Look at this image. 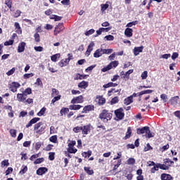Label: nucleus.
I'll list each match as a JSON object with an SVG mask.
<instances>
[{
	"label": "nucleus",
	"mask_w": 180,
	"mask_h": 180,
	"mask_svg": "<svg viewBox=\"0 0 180 180\" xmlns=\"http://www.w3.org/2000/svg\"><path fill=\"white\" fill-rule=\"evenodd\" d=\"M112 113L108 112L106 110H103L102 112L99 115V119L102 120L104 123H107L108 120L112 119Z\"/></svg>",
	"instance_id": "f257e3e1"
},
{
	"label": "nucleus",
	"mask_w": 180,
	"mask_h": 180,
	"mask_svg": "<svg viewBox=\"0 0 180 180\" xmlns=\"http://www.w3.org/2000/svg\"><path fill=\"white\" fill-rule=\"evenodd\" d=\"M75 144H77V142L75 141L68 140V151L70 154H75V153H77V151H78V150H77V148H75L74 147V146H75Z\"/></svg>",
	"instance_id": "f03ea898"
},
{
	"label": "nucleus",
	"mask_w": 180,
	"mask_h": 180,
	"mask_svg": "<svg viewBox=\"0 0 180 180\" xmlns=\"http://www.w3.org/2000/svg\"><path fill=\"white\" fill-rule=\"evenodd\" d=\"M34 129L37 131L38 134L44 131V126L42 122H39L34 125Z\"/></svg>",
	"instance_id": "7ed1b4c3"
},
{
	"label": "nucleus",
	"mask_w": 180,
	"mask_h": 180,
	"mask_svg": "<svg viewBox=\"0 0 180 180\" xmlns=\"http://www.w3.org/2000/svg\"><path fill=\"white\" fill-rule=\"evenodd\" d=\"M9 86L11 92H18V88H20V84L18 82H13L9 84Z\"/></svg>",
	"instance_id": "20e7f679"
},
{
	"label": "nucleus",
	"mask_w": 180,
	"mask_h": 180,
	"mask_svg": "<svg viewBox=\"0 0 180 180\" xmlns=\"http://www.w3.org/2000/svg\"><path fill=\"white\" fill-rule=\"evenodd\" d=\"M71 60H72V55L70 53H68V58H65V60H62L59 63L60 67H61V68H63V67H65V65H67V64H68V63H70Z\"/></svg>",
	"instance_id": "39448f33"
},
{
	"label": "nucleus",
	"mask_w": 180,
	"mask_h": 180,
	"mask_svg": "<svg viewBox=\"0 0 180 180\" xmlns=\"http://www.w3.org/2000/svg\"><path fill=\"white\" fill-rule=\"evenodd\" d=\"M115 115L118 120H123V117H124V112H123V108L116 110L115 111Z\"/></svg>",
	"instance_id": "423d86ee"
},
{
	"label": "nucleus",
	"mask_w": 180,
	"mask_h": 180,
	"mask_svg": "<svg viewBox=\"0 0 180 180\" xmlns=\"http://www.w3.org/2000/svg\"><path fill=\"white\" fill-rule=\"evenodd\" d=\"M91 128L92 127L91 126V124L82 127V134L86 136L88 133H91Z\"/></svg>",
	"instance_id": "0eeeda50"
},
{
	"label": "nucleus",
	"mask_w": 180,
	"mask_h": 180,
	"mask_svg": "<svg viewBox=\"0 0 180 180\" xmlns=\"http://www.w3.org/2000/svg\"><path fill=\"white\" fill-rule=\"evenodd\" d=\"M84 102V97L82 96H79L77 97H75L72 101L71 103L73 105L75 103H82Z\"/></svg>",
	"instance_id": "6e6552de"
},
{
	"label": "nucleus",
	"mask_w": 180,
	"mask_h": 180,
	"mask_svg": "<svg viewBox=\"0 0 180 180\" xmlns=\"http://www.w3.org/2000/svg\"><path fill=\"white\" fill-rule=\"evenodd\" d=\"M26 99H27V97L23 93L17 94V100L18 102H24V103H26Z\"/></svg>",
	"instance_id": "1a4fd4ad"
},
{
	"label": "nucleus",
	"mask_w": 180,
	"mask_h": 180,
	"mask_svg": "<svg viewBox=\"0 0 180 180\" xmlns=\"http://www.w3.org/2000/svg\"><path fill=\"white\" fill-rule=\"evenodd\" d=\"M170 103L173 106H176V105H180L179 96H176L170 99Z\"/></svg>",
	"instance_id": "9d476101"
},
{
	"label": "nucleus",
	"mask_w": 180,
	"mask_h": 180,
	"mask_svg": "<svg viewBox=\"0 0 180 180\" xmlns=\"http://www.w3.org/2000/svg\"><path fill=\"white\" fill-rule=\"evenodd\" d=\"M103 54H105V53L103 52V49H99L94 52V57L95 58H99V57H102Z\"/></svg>",
	"instance_id": "9b49d317"
},
{
	"label": "nucleus",
	"mask_w": 180,
	"mask_h": 180,
	"mask_svg": "<svg viewBox=\"0 0 180 180\" xmlns=\"http://www.w3.org/2000/svg\"><path fill=\"white\" fill-rule=\"evenodd\" d=\"M156 168L158 169H163L165 171H167V169H169V166L167 165L165 163L162 164H160V163H157L156 164Z\"/></svg>",
	"instance_id": "f8f14e48"
},
{
	"label": "nucleus",
	"mask_w": 180,
	"mask_h": 180,
	"mask_svg": "<svg viewBox=\"0 0 180 180\" xmlns=\"http://www.w3.org/2000/svg\"><path fill=\"white\" fill-rule=\"evenodd\" d=\"M94 46H95V44L94 43V41H91L88 46L87 51L86 52V56H89L91 54L92 50H94Z\"/></svg>",
	"instance_id": "ddd939ff"
},
{
	"label": "nucleus",
	"mask_w": 180,
	"mask_h": 180,
	"mask_svg": "<svg viewBox=\"0 0 180 180\" xmlns=\"http://www.w3.org/2000/svg\"><path fill=\"white\" fill-rule=\"evenodd\" d=\"M95 107L94 105H87L83 108L82 113H88V112H91V110H94Z\"/></svg>",
	"instance_id": "4468645a"
},
{
	"label": "nucleus",
	"mask_w": 180,
	"mask_h": 180,
	"mask_svg": "<svg viewBox=\"0 0 180 180\" xmlns=\"http://www.w3.org/2000/svg\"><path fill=\"white\" fill-rule=\"evenodd\" d=\"M48 169L46 167H39L37 170V175H44L47 172Z\"/></svg>",
	"instance_id": "2eb2a0df"
},
{
	"label": "nucleus",
	"mask_w": 180,
	"mask_h": 180,
	"mask_svg": "<svg viewBox=\"0 0 180 180\" xmlns=\"http://www.w3.org/2000/svg\"><path fill=\"white\" fill-rule=\"evenodd\" d=\"M39 120H40L39 117H34L33 119H32L29 123L26 125L27 128L30 127L32 124H34V123H37V122H39Z\"/></svg>",
	"instance_id": "dca6fc26"
},
{
	"label": "nucleus",
	"mask_w": 180,
	"mask_h": 180,
	"mask_svg": "<svg viewBox=\"0 0 180 180\" xmlns=\"http://www.w3.org/2000/svg\"><path fill=\"white\" fill-rule=\"evenodd\" d=\"M148 129H149L148 127H144L141 129H138L137 134H146L147 132L149 133Z\"/></svg>",
	"instance_id": "f3484780"
},
{
	"label": "nucleus",
	"mask_w": 180,
	"mask_h": 180,
	"mask_svg": "<svg viewBox=\"0 0 180 180\" xmlns=\"http://www.w3.org/2000/svg\"><path fill=\"white\" fill-rule=\"evenodd\" d=\"M143 46L135 47L134 49V56H139L140 53H143Z\"/></svg>",
	"instance_id": "a211bd4d"
},
{
	"label": "nucleus",
	"mask_w": 180,
	"mask_h": 180,
	"mask_svg": "<svg viewBox=\"0 0 180 180\" xmlns=\"http://www.w3.org/2000/svg\"><path fill=\"white\" fill-rule=\"evenodd\" d=\"M25 47H26V43L21 42L18 47V53H23L25 51Z\"/></svg>",
	"instance_id": "6ab92c4d"
},
{
	"label": "nucleus",
	"mask_w": 180,
	"mask_h": 180,
	"mask_svg": "<svg viewBox=\"0 0 180 180\" xmlns=\"http://www.w3.org/2000/svg\"><path fill=\"white\" fill-rule=\"evenodd\" d=\"M130 74H133V70H129L125 72L124 76L122 77V79L129 81V78H130Z\"/></svg>",
	"instance_id": "aec40b11"
},
{
	"label": "nucleus",
	"mask_w": 180,
	"mask_h": 180,
	"mask_svg": "<svg viewBox=\"0 0 180 180\" xmlns=\"http://www.w3.org/2000/svg\"><path fill=\"white\" fill-rule=\"evenodd\" d=\"M63 30V24H59L55 27L54 35L57 36Z\"/></svg>",
	"instance_id": "412c9836"
},
{
	"label": "nucleus",
	"mask_w": 180,
	"mask_h": 180,
	"mask_svg": "<svg viewBox=\"0 0 180 180\" xmlns=\"http://www.w3.org/2000/svg\"><path fill=\"white\" fill-rule=\"evenodd\" d=\"M124 34L127 37H131L133 36V29L131 28H127L124 31Z\"/></svg>",
	"instance_id": "4be33fe9"
},
{
	"label": "nucleus",
	"mask_w": 180,
	"mask_h": 180,
	"mask_svg": "<svg viewBox=\"0 0 180 180\" xmlns=\"http://www.w3.org/2000/svg\"><path fill=\"white\" fill-rule=\"evenodd\" d=\"M15 30L18 34H22V28L20 27V25L18 22H15Z\"/></svg>",
	"instance_id": "5701e85b"
},
{
	"label": "nucleus",
	"mask_w": 180,
	"mask_h": 180,
	"mask_svg": "<svg viewBox=\"0 0 180 180\" xmlns=\"http://www.w3.org/2000/svg\"><path fill=\"white\" fill-rule=\"evenodd\" d=\"M96 99L98 100L99 105H104V103H106V99L102 96H97Z\"/></svg>",
	"instance_id": "b1692460"
},
{
	"label": "nucleus",
	"mask_w": 180,
	"mask_h": 180,
	"mask_svg": "<svg viewBox=\"0 0 180 180\" xmlns=\"http://www.w3.org/2000/svg\"><path fill=\"white\" fill-rule=\"evenodd\" d=\"M161 179L162 180H172V176L170 174H162L161 175Z\"/></svg>",
	"instance_id": "393cba45"
},
{
	"label": "nucleus",
	"mask_w": 180,
	"mask_h": 180,
	"mask_svg": "<svg viewBox=\"0 0 180 180\" xmlns=\"http://www.w3.org/2000/svg\"><path fill=\"white\" fill-rule=\"evenodd\" d=\"M79 88H82V89H85V88H88V82L82 81L78 84Z\"/></svg>",
	"instance_id": "a878e982"
},
{
	"label": "nucleus",
	"mask_w": 180,
	"mask_h": 180,
	"mask_svg": "<svg viewBox=\"0 0 180 180\" xmlns=\"http://www.w3.org/2000/svg\"><path fill=\"white\" fill-rule=\"evenodd\" d=\"M81 108H82L81 105H71L69 107L70 110H79Z\"/></svg>",
	"instance_id": "bb28decb"
},
{
	"label": "nucleus",
	"mask_w": 180,
	"mask_h": 180,
	"mask_svg": "<svg viewBox=\"0 0 180 180\" xmlns=\"http://www.w3.org/2000/svg\"><path fill=\"white\" fill-rule=\"evenodd\" d=\"M117 65H119V62L117 60L112 61L108 65L110 70H112V68H116Z\"/></svg>",
	"instance_id": "cd10ccee"
},
{
	"label": "nucleus",
	"mask_w": 180,
	"mask_h": 180,
	"mask_svg": "<svg viewBox=\"0 0 180 180\" xmlns=\"http://www.w3.org/2000/svg\"><path fill=\"white\" fill-rule=\"evenodd\" d=\"M133 102V96H129L124 99V105H130Z\"/></svg>",
	"instance_id": "c85d7f7f"
},
{
	"label": "nucleus",
	"mask_w": 180,
	"mask_h": 180,
	"mask_svg": "<svg viewBox=\"0 0 180 180\" xmlns=\"http://www.w3.org/2000/svg\"><path fill=\"white\" fill-rule=\"evenodd\" d=\"M131 137V127H128L127 131L126 132L125 139H130Z\"/></svg>",
	"instance_id": "c756f323"
},
{
	"label": "nucleus",
	"mask_w": 180,
	"mask_h": 180,
	"mask_svg": "<svg viewBox=\"0 0 180 180\" xmlns=\"http://www.w3.org/2000/svg\"><path fill=\"white\" fill-rule=\"evenodd\" d=\"M60 56L61 55L60 53H56V54L52 56L51 57V61H53V63H56L57 62V58H60Z\"/></svg>",
	"instance_id": "7c9ffc66"
},
{
	"label": "nucleus",
	"mask_w": 180,
	"mask_h": 180,
	"mask_svg": "<svg viewBox=\"0 0 180 180\" xmlns=\"http://www.w3.org/2000/svg\"><path fill=\"white\" fill-rule=\"evenodd\" d=\"M97 129V131H101V133H105L106 131V128L103 125H98Z\"/></svg>",
	"instance_id": "2f4dec72"
},
{
	"label": "nucleus",
	"mask_w": 180,
	"mask_h": 180,
	"mask_svg": "<svg viewBox=\"0 0 180 180\" xmlns=\"http://www.w3.org/2000/svg\"><path fill=\"white\" fill-rule=\"evenodd\" d=\"M148 131L149 132H146V134L143 136H145V137H146L147 139H151V137H154V133L150 131V128H148Z\"/></svg>",
	"instance_id": "473e14b6"
},
{
	"label": "nucleus",
	"mask_w": 180,
	"mask_h": 180,
	"mask_svg": "<svg viewBox=\"0 0 180 180\" xmlns=\"http://www.w3.org/2000/svg\"><path fill=\"white\" fill-rule=\"evenodd\" d=\"M84 171L88 174V175H92L94 174V170L91 167H84Z\"/></svg>",
	"instance_id": "72a5a7b5"
},
{
	"label": "nucleus",
	"mask_w": 180,
	"mask_h": 180,
	"mask_svg": "<svg viewBox=\"0 0 180 180\" xmlns=\"http://www.w3.org/2000/svg\"><path fill=\"white\" fill-rule=\"evenodd\" d=\"M22 94L24 95H25V96L27 98V95H30L32 94V89L30 88H27L23 92Z\"/></svg>",
	"instance_id": "f704fd0d"
},
{
	"label": "nucleus",
	"mask_w": 180,
	"mask_h": 180,
	"mask_svg": "<svg viewBox=\"0 0 180 180\" xmlns=\"http://www.w3.org/2000/svg\"><path fill=\"white\" fill-rule=\"evenodd\" d=\"M15 71H16V68H13L6 72V75H8V77H11V75H13V74H15Z\"/></svg>",
	"instance_id": "c9c22d12"
},
{
	"label": "nucleus",
	"mask_w": 180,
	"mask_h": 180,
	"mask_svg": "<svg viewBox=\"0 0 180 180\" xmlns=\"http://www.w3.org/2000/svg\"><path fill=\"white\" fill-rule=\"evenodd\" d=\"M139 23V21H132L127 24L126 27H132L133 26H136Z\"/></svg>",
	"instance_id": "e433bc0d"
},
{
	"label": "nucleus",
	"mask_w": 180,
	"mask_h": 180,
	"mask_svg": "<svg viewBox=\"0 0 180 180\" xmlns=\"http://www.w3.org/2000/svg\"><path fill=\"white\" fill-rule=\"evenodd\" d=\"M68 112H70V110L67 108H63L60 111V113L61 115V116H63L65 113H68Z\"/></svg>",
	"instance_id": "4c0bfd02"
},
{
	"label": "nucleus",
	"mask_w": 180,
	"mask_h": 180,
	"mask_svg": "<svg viewBox=\"0 0 180 180\" xmlns=\"http://www.w3.org/2000/svg\"><path fill=\"white\" fill-rule=\"evenodd\" d=\"M164 164H165L166 165H167L169 167H171V165H172V164H174V162L169 159H165Z\"/></svg>",
	"instance_id": "58836bf2"
},
{
	"label": "nucleus",
	"mask_w": 180,
	"mask_h": 180,
	"mask_svg": "<svg viewBox=\"0 0 180 180\" xmlns=\"http://www.w3.org/2000/svg\"><path fill=\"white\" fill-rule=\"evenodd\" d=\"M160 99L161 101H162L163 102H167L168 101V96L167 94H161L160 95Z\"/></svg>",
	"instance_id": "ea45409f"
},
{
	"label": "nucleus",
	"mask_w": 180,
	"mask_h": 180,
	"mask_svg": "<svg viewBox=\"0 0 180 180\" xmlns=\"http://www.w3.org/2000/svg\"><path fill=\"white\" fill-rule=\"evenodd\" d=\"M46 108L45 107H43L40 111L37 113V116H43L44 113H46Z\"/></svg>",
	"instance_id": "a19ab883"
},
{
	"label": "nucleus",
	"mask_w": 180,
	"mask_h": 180,
	"mask_svg": "<svg viewBox=\"0 0 180 180\" xmlns=\"http://www.w3.org/2000/svg\"><path fill=\"white\" fill-rule=\"evenodd\" d=\"M120 91H122V89H117V90H115V89H112V90H110V91H108V96H110V94H112V92L113 93V94H116V93H118V94H120Z\"/></svg>",
	"instance_id": "79ce46f5"
},
{
	"label": "nucleus",
	"mask_w": 180,
	"mask_h": 180,
	"mask_svg": "<svg viewBox=\"0 0 180 180\" xmlns=\"http://www.w3.org/2000/svg\"><path fill=\"white\" fill-rule=\"evenodd\" d=\"M27 172V166H22L21 171H20V174L23 175V174H26Z\"/></svg>",
	"instance_id": "37998d69"
},
{
	"label": "nucleus",
	"mask_w": 180,
	"mask_h": 180,
	"mask_svg": "<svg viewBox=\"0 0 180 180\" xmlns=\"http://www.w3.org/2000/svg\"><path fill=\"white\" fill-rule=\"evenodd\" d=\"M135 163H136V160H134V158H131L128 159V160H127V164L129 165H134V164H135Z\"/></svg>",
	"instance_id": "c03bdc74"
},
{
	"label": "nucleus",
	"mask_w": 180,
	"mask_h": 180,
	"mask_svg": "<svg viewBox=\"0 0 180 180\" xmlns=\"http://www.w3.org/2000/svg\"><path fill=\"white\" fill-rule=\"evenodd\" d=\"M147 77H148V72L147 71H144L141 75V79H147Z\"/></svg>",
	"instance_id": "a18cd8bd"
},
{
	"label": "nucleus",
	"mask_w": 180,
	"mask_h": 180,
	"mask_svg": "<svg viewBox=\"0 0 180 180\" xmlns=\"http://www.w3.org/2000/svg\"><path fill=\"white\" fill-rule=\"evenodd\" d=\"M119 102V98L117 96L114 97L111 101V105H115V103H117Z\"/></svg>",
	"instance_id": "49530a36"
},
{
	"label": "nucleus",
	"mask_w": 180,
	"mask_h": 180,
	"mask_svg": "<svg viewBox=\"0 0 180 180\" xmlns=\"http://www.w3.org/2000/svg\"><path fill=\"white\" fill-rule=\"evenodd\" d=\"M101 11L105 12V11H106L109 8V4H101Z\"/></svg>",
	"instance_id": "de8ad7c7"
},
{
	"label": "nucleus",
	"mask_w": 180,
	"mask_h": 180,
	"mask_svg": "<svg viewBox=\"0 0 180 180\" xmlns=\"http://www.w3.org/2000/svg\"><path fill=\"white\" fill-rule=\"evenodd\" d=\"M43 161H44V158H38V159L35 160V161L34 162V164L35 165L37 164H41V162H43Z\"/></svg>",
	"instance_id": "09e8293b"
},
{
	"label": "nucleus",
	"mask_w": 180,
	"mask_h": 180,
	"mask_svg": "<svg viewBox=\"0 0 180 180\" xmlns=\"http://www.w3.org/2000/svg\"><path fill=\"white\" fill-rule=\"evenodd\" d=\"M61 99V96L59 95L58 96H56L52 99L51 101V103H56V102H57V101H60Z\"/></svg>",
	"instance_id": "8fccbe9b"
},
{
	"label": "nucleus",
	"mask_w": 180,
	"mask_h": 180,
	"mask_svg": "<svg viewBox=\"0 0 180 180\" xmlns=\"http://www.w3.org/2000/svg\"><path fill=\"white\" fill-rule=\"evenodd\" d=\"M82 131V127H76L73 128V131L75 133H80Z\"/></svg>",
	"instance_id": "3c124183"
},
{
	"label": "nucleus",
	"mask_w": 180,
	"mask_h": 180,
	"mask_svg": "<svg viewBox=\"0 0 180 180\" xmlns=\"http://www.w3.org/2000/svg\"><path fill=\"white\" fill-rule=\"evenodd\" d=\"M34 37L35 41H37V43H39V41H40V34H39L38 33H35L34 34Z\"/></svg>",
	"instance_id": "603ef678"
},
{
	"label": "nucleus",
	"mask_w": 180,
	"mask_h": 180,
	"mask_svg": "<svg viewBox=\"0 0 180 180\" xmlns=\"http://www.w3.org/2000/svg\"><path fill=\"white\" fill-rule=\"evenodd\" d=\"M33 73H26L23 75L24 79H27L29 78H32L33 77Z\"/></svg>",
	"instance_id": "864d4df0"
},
{
	"label": "nucleus",
	"mask_w": 180,
	"mask_h": 180,
	"mask_svg": "<svg viewBox=\"0 0 180 180\" xmlns=\"http://www.w3.org/2000/svg\"><path fill=\"white\" fill-rule=\"evenodd\" d=\"M104 39H106L108 41H112L115 40V37H113V35H107Z\"/></svg>",
	"instance_id": "5fc2aeb1"
},
{
	"label": "nucleus",
	"mask_w": 180,
	"mask_h": 180,
	"mask_svg": "<svg viewBox=\"0 0 180 180\" xmlns=\"http://www.w3.org/2000/svg\"><path fill=\"white\" fill-rule=\"evenodd\" d=\"M122 165V160H118L117 164H116L114 166L113 171H115V169H117L119 167Z\"/></svg>",
	"instance_id": "6e6d98bb"
},
{
	"label": "nucleus",
	"mask_w": 180,
	"mask_h": 180,
	"mask_svg": "<svg viewBox=\"0 0 180 180\" xmlns=\"http://www.w3.org/2000/svg\"><path fill=\"white\" fill-rule=\"evenodd\" d=\"M35 84L37 85V86H43V82H41V79H40V78L37 79Z\"/></svg>",
	"instance_id": "4d7b16f0"
},
{
	"label": "nucleus",
	"mask_w": 180,
	"mask_h": 180,
	"mask_svg": "<svg viewBox=\"0 0 180 180\" xmlns=\"http://www.w3.org/2000/svg\"><path fill=\"white\" fill-rule=\"evenodd\" d=\"M16 133L17 131L15 129H10V134L11 137H13L15 139V137H16Z\"/></svg>",
	"instance_id": "13d9d810"
},
{
	"label": "nucleus",
	"mask_w": 180,
	"mask_h": 180,
	"mask_svg": "<svg viewBox=\"0 0 180 180\" xmlns=\"http://www.w3.org/2000/svg\"><path fill=\"white\" fill-rule=\"evenodd\" d=\"M1 167L4 168V167H9V162L6 160L1 162Z\"/></svg>",
	"instance_id": "bf43d9fd"
},
{
	"label": "nucleus",
	"mask_w": 180,
	"mask_h": 180,
	"mask_svg": "<svg viewBox=\"0 0 180 180\" xmlns=\"http://www.w3.org/2000/svg\"><path fill=\"white\" fill-rule=\"evenodd\" d=\"M47 70H49L50 71V72H52L53 74H54V72H57V70H56V69H54V68L50 66V65H48Z\"/></svg>",
	"instance_id": "052dcab7"
},
{
	"label": "nucleus",
	"mask_w": 180,
	"mask_h": 180,
	"mask_svg": "<svg viewBox=\"0 0 180 180\" xmlns=\"http://www.w3.org/2000/svg\"><path fill=\"white\" fill-rule=\"evenodd\" d=\"M5 5H6V6H8V8H9V9H11V8H12V1L6 0L5 1Z\"/></svg>",
	"instance_id": "680f3d73"
},
{
	"label": "nucleus",
	"mask_w": 180,
	"mask_h": 180,
	"mask_svg": "<svg viewBox=\"0 0 180 180\" xmlns=\"http://www.w3.org/2000/svg\"><path fill=\"white\" fill-rule=\"evenodd\" d=\"M83 157H91L92 155V151L89 150L82 153Z\"/></svg>",
	"instance_id": "e2e57ef3"
},
{
	"label": "nucleus",
	"mask_w": 180,
	"mask_h": 180,
	"mask_svg": "<svg viewBox=\"0 0 180 180\" xmlns=\"http://www.w3.org/2000/svg\"><path fill=\"white\" fill-rule=\"evenodd\" d=\"M49 140L51 143H57V136L54 135L51 136Z\"/></svg>",
	"instance_id": "0e129e2a"
},
{
	"label": "nucleus",
	"mask_w": 180,
	"mask_h": 180,
	"mask_svg": "<svg viewBox=\"0 0 180 180\" xmlns=\"http://www.w3.org/2000/svg\"><path fill=\"white\" fill-rule=\"evenodd\" d=\"M94 33H95V30L91 29L85 32V36H90V34H94Z\"/></svg>",
	"instance_id": "69168bd1"
},
{
	"label": "nucleus",
	"mask_w": 180,
	"mask_h": 180,
	"mask_svg": "<svg viewBox=\"0 0 180 180\" xmlns=\"http://www.w3.org/2000/svg\"><path fill=\"white\" fill-rule=\"evenodd\" d=\"M168 148H169V145L167 144V145L164 146L162 148H160V151L162 153H164V151H166V150H168Z\"/></svg>",
	"instance_id": "338daca9"
},
{
	"label": "nucleus",
	"mask_w": 180,
	"mask_h": 180,
	"mask_svg": "<svg viewBox=\"0 0 180 180\" xmlns=\"http://www.w3.org/2000/svg\"><path fill=\"white\" fill-rule=\"evenodd\" d=\"M13 44V40L10 39L4 43V46H12Z\"/></svg>",
	"instance_id": "774afa93"
}]
</instances>
